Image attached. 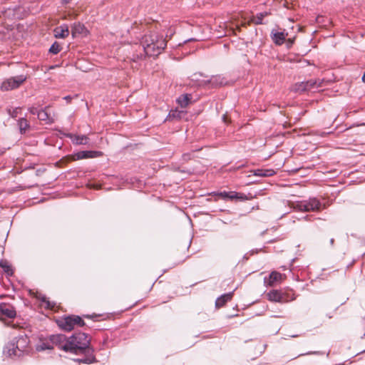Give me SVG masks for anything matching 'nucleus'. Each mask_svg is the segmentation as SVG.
Instances as JSON below:
<instances>
[{"instance_id":"nucleus-19","label":"nucleus","mask_w":365,"mask_h":365,"mask_svg":"<svg viewBox=\"0 0 365 365\" xmlns=\"http://www.w3.org/2000/svg\"><path fill=\"white\" fill-rule=\"evenodd\" d=\"M41 306L46 309L56 310V309L57 308L56 303L54 302L50 301L46 297H43L41 298Z\"/></svg>"},{"instance_id":"nucleus-34","label":"nucleus","mask_w":365,"mask_h":365,"mask_svg":"<svg viewBox=\"0 0 365 365\" xmlns=\"http://www.w3.org/2000/svg\"><path fill=\"white\" fill-rule=\"evenodd\" d=\"M362 81L364 83H365V73H364V75L362 76Z\"/></svg>"},{"instance_id":"nucleus-30","label":"nucleus","mask_w":365,"mask_h":365,"mask_svg":"<svg viewBox=\"0 0 365 365\" xmlns=\"http://www.w3.org/2000/svg\"><path fill=\"white\" fill-rule=\"evenodd\" d=\"M93 357L92 358H89V359H77L76 361H78V362H82V363H85V364H90V363H92L93 361Z\"/></svg>"},{"instance_id":"nucleus-23","label":"nucleus","mask_w":365,"mask_h":365,"mask_svg":"<svg viewBox=\"0 0 365 365\" xmlns=\"http://www.w3.org/2000/svg\"><path fill=\"white\" fill-rule=\"evenodd\" d=\"M0 267L4 269V272L6 273L9 276L13 274V269L11 266L5 261L0 262Z\"/></svg>"},{"instance_id":"nucleus-15","label":"nucleus","mask_w":365,"mask_h":365,"mask_svg":"<svg viewBox=\"0 0 365 365\" xmlns=\"http://www.w3.org/2000/svg\"><path fill=\"white\" fill-rule=\"evenodd\" d=\"M68 136L71 139L73 143L76 145H86L88 142V137L85 135H77L69 134Z\"/></svg>"},{"instance_id":"nucleus-3","label":"nucleus","mask_w":365,"mask_h":365,"mask_svg":"<svg viewBox=\"0 0 365 365\" xmlns=\"http://www.w3.org/2000/svg\"><path fill=\"white\" fill-rule=\"evenodd\" d=\"M29 339L27 336L21 335L16 339V342L9 344L7 347L9 356H20L23 353L29 351Z\"/></svg>"},{"instance_id":"nucleus-2","label":"nucleus","mask_w":365,"mask_h":365,"mask_svg":"<svg viewBox=\"0 0 365 365\" xmlns=\"http://www.w3.org/2000/svg\"><path fill=\"white\" fill-rule=\"evenodd\" d=\"M90 344L88 336L84 333H78L67 337V351L77 353L79 350L86 349Z\"/></svg>"},{"instance_id":"nucleus-25","label":"nucleus","mask_w":365,"mask_h":365,"mask_svg":"<svg viewBox=\"0 0 365 365\" xmlns=\"http://www.w3.org/2000/svg\"><path fill=\"white\" fill-rule=\"evenodd\" d=\"M267 15H269V14L267 12H263V13H259V14H257L256 16L252 17V18L255 19V21H253V23L257 25L262 24L263 18L267 16Z\"/></svg>"},{"instance_id":"nucleus-18","label":"nucleus","mask_w":365,"mask_h":365,"mask_svg":"<svg viewBox=\"0 0 365 365\" xmlns=\"http://www.w3.org/2000/svg\"><path fill=\"white\" fill-rule=\"evenodd\" d=\"M232 298V293L225 294L218 297L215 302V306L217 308L222 307L228 301H230Z\"/></svg>"},{"instance_id":"nucleus-14","label":"nucleus","mask_w":365,"mask_h":365,"mask_svg":"<svg viewBox=\"0 0 365 365\" xmlns=\"http://www.w3.org/2000/svg\"><path fill=\"white\" fill-rule=\"evenodd\" d=\"M289 36L288 32L285 31H275L272 32V40L277 45H282L284 43L286 37Z\"/></svg>"},{"instance_id":"nucleus-28","label":"nucleus","mask_w":365,"mask_h":365,"mask_svg":"<svg viewBox=\"0 0 365 365\" xmlns=\"http://www.w3.org/2000/svg\"><path fill=\"white\" fill-rule=\"evenodd\" d=\"M255 19H254V18H251V19H250L249 21H247L242 22V23H241V24H240V26H239V25H237V26H236V29H237V31H240V27H241V26L247 27V26H250V24H251L252 23H253V21H255Z\"/></svg>"},{"instance_id":"nucleus-27","label":"nucleus","mask_w":365,"mask_h":365,"mask_svg":"<svg viewBox=\"0 0 365 365\" xmlns=\"http://www.w3.org/2000/svg\"><path fill=\"white\" fill-rule=\"evenodd\" d=\"M61 49V46L57 42H55L51 46L49 51L53 54H57L58 53L60 52Z\"/></svg>"},{"instance_id":"nucleus-13","label":"nucleus","mask_w":365,"mask_h":365,"mask_svg":"<svg viewBox=\"0 0 365 365\" xmlns=\"http://www.w3.org/2000/svg\"><path fill=\"white\" fill-rule=\"evenodd\" d=\"M53 34L57 38H65L69 35L68 26L66 24L58 26L54 29Z\"/></svg>"},{"instance_id":"nucleus-31","label":"nucleus","mask_w":365,"mask_h":365,"mask_svg":"<svg viewBox=\"0 0 365 365\" xmlns=\"http://www.w3.org/2000/svg\"><path fill=\"white\" fill-rule=\"evenodd\" d=\"M236 197H237V192H228V196L227 197V198L233 200V199H236Z\"/></svg>"},{"instance_id":"nucleus-33","label":"nucleus","mask_w":365,"mask_h":365,"mask_svg":"<svg viewBox=\"0 0 365 365\" xmlns=\"http://www.w3.org/2000/svg\"><path fill=\"white\" fill-rule=\"evenodd\" d=\"M217 195L222 198H227V197L228 196V192H220L217 194Z\"/></svg>"},{"instance_id":"nucleus-35","label":"nucleus","mask_w":365,"mask_h":365,"mask_svg":"<svg viewBox=\"0 0 365 365\" xmlns=\"http://www.w3.org/2000/svg\"><path fill=\"white\" fill-rule=\"evenodd\" d=\"M64 98L66 100H67V101H70L71 100V97L70 96H66Z\"/></svg>"},{"instance_id":"nucleus-20","label":"nucleus","mask_w":365,"mask_h":365,"mask_svg":"<svg viewBox=\"0 0 365 365\" xmlns=\"http://www.w3.org/2000/svg\"><path fill=\"white\" fill-rule=\"evenodd\" d=\"M275 172L272 169H258L254 171V175L260 177H269L274 175Z\"/></svg>"},{"instance_id":"nucleus-5","label":"nucleus","mask_w":365,"mask_h":365,"mask_svg":"<svg viewBox=\"0 0 365 365\" xmlns=\"http://www.w3.org/2000/svg\"><path fill=\"white\" fill-rule=\"evenodd\" d=\"M296 207L302 212H317L325 208L317 198H310L309 200L297 202Z\"/></svg>"},{"instance_id":"nucleus-16","label":"nucleus","mask_w":365,"mask_h":365,"mask_svg":"<svg viewBox=\"0 0 365 365\" xmlns=\"http://www.w3.org/2000/svg\"><path fill=\"white\" fill-rule=\"evenodd\" d=\"M37 115L40 120L46 121L47 123H52L55 120L54 118L48 113L47 108L38 111Z\"/></svg>"},{"instance_id":"nucleus-24","label":"nucleus","mask_w":365,"mask_h":365,"mask_svg":"<svg viewBox=\"0 0 365 365\" xmlns=\"http://www.w3.org/2000/svg\"><path fill=\"white\" fill-rule=\"evenodd\" d=\"M53 349V346L51 343V341L42 342L41 344H39L36 346L37 351H44L46 349Z\"/></svg>"},{"instance_id":"nucleus-1","label":"nucleus","mask_w":365,"mask_h":365,"mask_svg":"<svg viewBox=\"0 0 365 365\" xmlns=\"http://www.w3.org/2000/svg\"><path fill=\"white\" fill-rule=\"evenodd\" d=\"M142 46L147 56H157L166 46V41L157 33L145 34L142 38Z\"/></svg>"},{"instance_id":"nucleus-6","label":"nucleus","mask_w":365,"mask_h":365,"mask_svg":"<svg viewBox=\"0 0 365 365\" xmlns=\"http://www.w3.org/2000/svg\"><path fill=\"white\" fill-rule=\"evenodd\" d=\"M26 80V76L20 75L15 77H11L4 81L1 86V90L3 91H8L13 89L18 88Z\"/></svg>"},{"instance_id":"nucleus-37","label":"nucleus","mask_w":365,"mask_h":365,"mask_svg":"<svg viewBox=\"0 0 365 365\" xmlns=\"http://www.w3.org/2000/svg\"><path fill=\"white\" fill-rule=\"evenodd\" d=\"M64 3H68L69 1V0H63Z\"/></svg>"},{"instance_id":"nucleus-8","label":"nucleus","mask_w":365,"mask_h":365,"mask_svg":"<svg viewBox=\"0 0 365 365\" xmlns=\"http://www.w3.org/2000/svg\"><path fill=\"white\" fill-rule=\"evenodd\" d=\"M267 299L273 302L284 303L289 301L286 293H283L277 289H272L267 293Z\"/></svg>"},{"instance_id":"nucleus-21","label":"nucleus","mask_w":365,"mask_h":365,"mask_svg":"<svg viewBox=\"0 0 365 365\" xmlns=\"http://www.w3.org/2000/svg\"><path fill=\"white\" fill-rule=\"evenodd\" d=\"M316 84V82H313L312 81L307 82H302L299 84H297L295 86V90L297 91H304L309 88L314 87Z\"/></svg>"},{"instance_id":"nucleus-17","label":"nucleus","mask_w":365,"mask_h":365,"mask_svg":"<svg viewBox=\"0 0 365 365\" xmlns=\"http://www.w3.org/2000/svg\"><path fill=\"white\" fill-rule=\"evenodd\" d=\"M192 100V96L190 94L185 93L180 96L177 100V103L181 108H186Z\"/></svg>"},{"instance_id":"nucleus-36","label":"nucleus","mask_w":365,"mask_h":365,"mask_svg":"<svg viewBox=\"0 0 365 365\" xmlns=\"http://www.w3.org/2000/svg\"><path fill=\"white\" fill-rule=\"evenodd\" d=\"M223 120L225 123H227V117L225 115L223 117Z\"/></svg>"},{"instance_id":"nucleus-9","label":"nucleus","mask_w":365,"mask_h":365,"mask_svg":"<svg viewBox=\"0 0 365 365\" xmlns=\"http://www.w3.org/2000/svg\"><path fill=\"white\" fill-rule=\"evenodd\" d=\"M49 341L54 346L67 351V337L63 334H56L50 336Z\"/></svg>"},{"instance_id":"nucleus-29","label":"nucleus","mask_w":365,"mask_h":365,"mask_svg":"<svg viewBox=\"0 0 365 365\" xmlns=\"http://www.w3.org/2000/svg\"><path fill=\"white\" fill-rule=\"evenodd\" d=\"M236 199L240 200H250L251 197H248L246 195L242 193H237V197H236Z\"/></svg>"},{"instance_id":"nucleus-22","label":"nucleus","mask_w":365,"mask_h":365,"mask_svg":"<svg viewBox=\"0 0 365 365\" xmlns=\"http://www.w3.org/2000/svg\"><path fill=\"white\" fill-rule=\"evenodd\" d=\"M185 114V111L178 110V109L171 110L168 114V119H180Z\"/></svg>"},{"instance_id":"nucleus-4","label":"nucleus","mask_w":365,"mask_h":365,"mask_svg":"<svg viewBox=\"0 0 365 365\" xmlns=\"http://www.w3.org/2000/svg\"><path fill=\"white\" fill-rule=\"evenodd\" d=\"M58 326L65 331H71L76 327L85 325L83 319L77 315H70L62 317L58 321Z\"/></svg>"},{"instance_id":"nucleus-11","label":"nucleus","mask_w":365,"mask_h":365,"mask_svg":"<svg viewBox=\"0 0 365 365\" xmlns=\"http://www.w3.org/2000/svg\"><path fill=\"white\" fill-rule=\"evenodd\" d=\"M88 34V30L84 24L80 22L74 23L71 26V34L73 38H76L78 36H86Z\"/></svg>"},{"instance_id":"nucleus-7","label":"nucleus","mask_w":365,"mask_h":365,"mask_svg":"<svg viewBox=\"0 0 365 365\" xmlns=\"http://www.w3.org/2000/svg\"><path fill=\"white\" fill-rule=\"evenodd\" d=\"M103 155V152L97 151V150H83L76 153L70 156L68 158L71 161H76L83 159L88 158H99Z\"/></svg>"},{"instance_id":"nucleus-12","label":"nucleus","mask_w":365,"mask_h":365,"mask_svg":"<svg viewBox=\"0 0 365 365\" xmlns=\"http://www.w3.org/2000/svg\"><path fill=\"white\" fill-rule=\"evenodd\" d=\"M0 313L7 318H14L16 317V310L14 307L9 304H0Z\"/></svg>"},{"instance_id":"nucleus-10","label":"nucleus","mask_w":365,"mask_h":365,"mask_svg":"<svg viewBox=\"0 0 365 365\" xmlns=\"http://www.w3.org/2000/svg\"><path fill=\"white\" fill-rule=\"evenodd\" d=\"M285 277V275L278 272L273 271L270 273L269 277L264 279V283L267 287H274L284 281Z\"/></svg>"},{"instance_id":"nucleus-26","label":"nucleus","mask_w":365,"mask_h":365,"mask_svg":"<svg viewBox=\"0 0 365 365\" xmlns=\"http://www.w3.org/2000/svg\"><path fill=\"white\" fill-rule=\"evenodd\" d=\"M19 125L21 132H25L29 127V123L25 118H21L19 120Z\"/></svg>"},{"instance_id":"nucleus-32","label":"nucleus","mask_w":365,"mask_h":365,"mask_svg":"<svg viewBox=\"0 0 365 365\" xmlns=\"http://www.w3.org/2000/svg\"><path fill=\"white\" fill-rule=\"evenodd\" d=\"M296 36H294L292 37H290L287 39V46L291 47L295 40Z\"/></svg>"}]
</instances>
